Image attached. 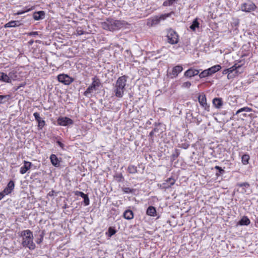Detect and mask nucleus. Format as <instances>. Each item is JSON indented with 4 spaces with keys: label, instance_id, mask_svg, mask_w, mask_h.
<instances>
[{
    "label": "nucleus",
    "instance_id": "19",
    "mask_svg": "<svg viewBox=\"0 0 258 258\" xmlns=\"http://www.w3.org/2000/svg\"><path fill=\"white\" fill-rule=\"evenodd\" d=\"M21 25V23L18 21H12L6 23L4 27L5 28H11L19 26Z\"/></svg>",
    "mask_w": 258,
    "mask_h": 258
},
{
    "label": "nucleus",
    "instance_id": "27",
    "mask_svg": "<svg viewBox=\"0 0 258 258\" xmlns=\"http://www.w3.org/2000/svg\"><path fill=\"white\" fill-rule=\"evenodd\" d=\"M11 98V96L9 95H0V104H3L9 100Z\"/></svg>",
    "mask_w": 258,
    "mask_h": 258
},
{
    "label": "nucleus",
    "instance_id": "52",
    "mask_svg": "<svg viewBox=\"0 0 258 258\" xmlns=\"http://www.w3.org/2000/svg\"><path fill=\"white\" fill-rule=\"evenodd\" d=\"M229 72H228V69H226V70H224L223 71V74L224 75H226V74H228Z\"/></svg>",
    "mask_w": 258,
    "mask_h": 258
},
{
    "label": "nucleus",
    "instance_id": "45",
    "mask_svg": "<svg viewBox=\"0 0 258 258\" xmlns=\"http://www.w3.org/2000/svg\"><path fill=\"white\" fill-rule=\"evenodd\" d=\"M181 148L184 149H186L188 148L189 147V144L185 143H182L181 144L180 146Z\"/></svg>",
    "mask_w": 258,
    "mask_h": 258
},
{
    "label": "nucleus",
    "instance_id": "51",
    "mask_svg": "<svg viewBox=\"0 0 258 258\" xmlns=\"http://www.w3.org/2000/svg\"><path fill=\"white\" fill-rule=\"evenodd\" d=\"M7 195L5 193L3 192V190L0 192V201L6 196Z\"/></svg>",
    "mask_w": 258,
    "mask_h": 258
},
{
    "label": "nucleus",
    "instance_id": "20",
    "mask_svg": "<svg viewBox=\"0 0 258 258\" xmlns=\"http://www.w3.org/2000/svg\"><path fill=\"white\" fill-rule=\"evenodd\" d=\"M146 214L150 216L155 217L156 216V210L155 207L150 206L148 208Z\"/></svg>",
    "mask_w": 258,
    "mask_h": 258
},
{
    "label": "nucleus",
    "instance_id": "29",
    "mask_svg": "<svg viewBox=\"0 0 258 258\" xmlns=\"http://www.w3.org/2000/svg\"><path fill=\"white\" fill-rule=\"evenodd\" d=\"M178 0H166L163 3L164 6H171L177 3Z\"/></svg>",
    "mask_w": 258,
    "mask_h": 258
},
{
    "label": "nucleus",
    "instance_id": "7",
    "mask_svg": "<svg viewBox=\"0 0 258 258\" xmlns=\"http://www.w3.org/2000/svg\"><path fill=\"white\" fill-rule=\"evenodd\" d=\"M241 10L246 12L253 11L255 8V5L251 2H248L241 6Z\"/></svg>",
    "mask_w": 258,
    "mask_h": 258
},
{
    "label": "nucleus",
    "instance_id": "17",
    "mask_svg": "<svg viewBox=\"0 0 258 258\" xmlns=\"http://www.w3.org/2000/svg\"><path fill=\"white\" fill-rule=\"evenodd\" d=\"M221 69V67L219 64L215 65L207 69L209 74L212 76L213 74L216 73Z\"/></svg>",
    "mask_w": 258,
    "mask_h": 258
},
{
    "label": "nucleus",
    "instance_id": "9",
    "mask_svg": "<svg viewBox=\"0 0 258 258\" xmlns=\"http://www.w3.org/2000/svg\"><path fill=\"white\" fill-rule=\"evenodd\" d=\"M59 82L63 83L65 85H69L72 82L71 78L68 75L60 74L57 76Z\"/></svg>",
    "mask_w": 258,
    "mask_h": 258
},
{
    "label": "nucleus",
    "instance_id": "56",
    "mask_svg": "<svg viewBox=\"0 0 258 258\" xmlns=\"http://www.w3.org/2000/svg\"><path fill=\"white\" fill-rule=\"evenodd\" d=\"M33 43V41H30V42H29V43H30V44H32Z\"/></svg>",
    "mask_w": 258,
    "mask_h": 258
},
{
    "label": "nucleus",
    "instance_id": "39",
    "mask_svg": "<svg viewBox=\"0 0 258 258\" xmlns=\"http://www.w3.org/2000/svg\"><path fill=\"white\" fill-rule=\"evenodd\" d=\"M29 9H23V10L18 11L17 13H15V14L21 15L24 14L26 12H29Z\"/></svg>",
    "mask_w": 258,
    "mask_h": 258
},
{
    "label": "nucleus",
    "instance_id": "55",
    "mask_svg": "<svg viewBox=\"0 0 258 258\" xmlns=\"http://www.w3.org/2000/svg\"><path fill=\"white\" fill-rule=\"evenodd\" d=\"M160 16H162V17H163V16H169V14H167V15H161Z\"/></svg>",
    "mask_w": 258,
    "mask_h": 258
},
{
    "label": "nucleus",
    "instance_id": "24",
    "mask_svg": "<svg viewBox=\"0 0 258 258\" xmlns=\"http://www.w3.org/2000/svg\"><path fill=\"white\" fill-rule=\"evenodd\" d=\"M8 77L10 79V83H11L12 81L16 80L18 77L17 73L15 71L10 72L8 75Z\"/></svg>",
    "mask_w": 258,
    "mask_h": 258
},
{
    "label": "nucleus",
    "instance_id": "35",
    "mask_svg": "<svg viewBox=\"0 0 258 258\" xmlns=\"http://www.w3.org/2000/svg\"><path fill=\"white\" fill-rule=\"evenodd\" d=\"M122 190L124 193L130 194L133 192L134 189L130 187H124L122 188Z\"/></svg>",
    "mask_w": 258,
    "mask_h": 258
},
{
    "label": "nucleus",
    "instance_id": "16",
    "mask_svg": "<svg viewBox=\"0 0 258 258\" xmlns=\"http://www.w3.org/2000/svg\"><path fill=\"white\" fill-rule=\"evenodd\" d=\"M213 105L218 109L221 108L222 106L223 103L222 99L221 98H215L213 99Z\"/></svg>",
    "mask_w": 258,
    "mask_h": 258
},
{
    "label": "nucleus",
    "instance_id": "34",
    "mask_svg": "<svg viewBox=\"0 0 258 258\" xmlns=\"http://www.w3.org/2000/svg\"><path fill=\"white\" fill-rule=\"evenodd\" d=\"M215 168L217 170H218V173H217L216 174V175L217 176H220L221 174H223L224 172V170L223 169H222L221 167H220V166H216L215 167Z\"/></svg>",
    "mask_w": 258,
    "mask_h": 258
},
{
    "label": "nucleus",
    "instance_id": "36",
    "mask_svg": "<svg viewBox=\"0 0 258 258\" xmlns=\"http://www.w3.org/2000/svg\"><path fill=\"white\" fill-rule=\"evenodd\" d=\"M33 115H34V116L35 117V120L38 122L42 120L41 117H40V114H39V113L38 112H34L33 113Z\"/></svg>",
    "mask_w": 258,
    "mask_h": 258
},
{
    "label": "nucleus",
    "instance_id": "43",
    "mask_svg": "<svg viewBox=\"0 0 258 258\" xmlns=\"http://www.w3.org/2000/svg\"><path fill=\"white\" fill-rule=\"evenodd\" d=\"M115 178L118 181H121L122 179L123 178V176L121 173L117 174L115 176Z\"/></svg>",
    "mask_w": 258,
    "mask_h": 258
},
{
    "label": "nucleus",
    "instance_id": "22",
    "mask_svg": "<svg viewBox=\"0 0 258 258\" xmlns=\"http://www.w3.org/2000/svg\"><path fill=\"white\" fill-rule=\"evenodd\" d=\"M123 217L127 220H131L134 218L133 212L131 210H126L123 213Z\"/></svg>",
    "mask_w": 258,
    "mask_h": 258
},
{
    "label": "nucleus",
    "instance_id": "38",
    "mask_svg": "<svg viewBox=\"0 0 258 258\" xmlns=\"http://www.w3.org/2000/svg\"><path fill=\"white\" fill-rule=\"evenodd\" d=\"M191 83L189 81H187L182 83L181 86L182 88H189L191 86Z\"/></svg>",
    "mask_w": 258,
    "mask_h": 258
},
{
    "label": "nucleus",
    "instance_id": "10",
    "mask_svg": "<svg viewBox=\"0 0 258 258\" xmlns=\"http://www.w3.org/2000/svg\"><path fill=\"white\" fill-rule=\"evenodd\" d=\"M175 182V179L174 178L170 177L165 180L161 184L160 186L162 188H168L171 187Z\"/></svg>",
    "mask_w": 258,
    "mask_h": 258
},
{
    "label": "nucleus",
    "instance_id": "48",
    "mask_svg": "<svg viewBox=\"0 0 258 258\" xmlns=\"http://www.w3.org/2000/svg\"><path fill=\"white\" fill-rule=\"evenodd\" d=\"M38 35V32H32L28 33V36H36Z\"/></svg>",
    "mask_w": 258,
    "mask_h": 258
},
{
    "label": "nucleus",
    "instance_id": "28",
    "mask_svg": "<svg viewBox=\"0 0 258 258\" xmlns=\"http://www.w3.org/2000/svg\"><path fill=\"white\" fill-rule=\"evenodd\" d=\"M252 111V109L251 108H249L248 107H244L242 108H241L240 109H238L235 113V114L237 115L243 111L249 112Z\"/></svg>",
    "mask_w": 258,
    "mask_h": 258
},
{
    "label": "nucleus",
    "instance_id": "40",
    "mask_svg": "<svg viewBox=\"0 0 258 258\" xmlns=\"http://www.w3.org/2000/svg\"><path fill=\"white\" fill-rule=\"evenodd\" d=\"M74 194L76 196H80L82 198H84V197H85V196L86 195V194H85L84 193H83V192L82 191H75L74 192Z\"/></svg>",
    "mask_w": 258,
    "mask_h": 258
},
{
    "label": "nucleus",
    "instance_id": "41",
    "mask_svg": "<svg viewBox=\"0 0 258 258\" xmlns=\"http://www.w3.org/2000/svg\"><path fill=\"white\" fill-rule=\"evenodd\" d=\"M84 199V202L86 206H88L90 204V200L87 195H86L85 197L83 198Z\"/></svg>",
    "mask_w": 258,
    "mask_h": 258
},
{
    "label": "nucleus",
    "instance_id": "49",
    "mask_svg": "<svg viewBox=\"0 0 258 258\" xmlns=\"http://www.w3.org/2000/svg\"><path fill=\"white\" fill-rule=\"evenodd\" d=\"M56 143L57 145L62 149L64 148V145L63 144H62L61 142L58 141L56 142Z\"/></svg>",
    "mask_w": 258,
    "mask_h": 258
},
{
    "label": "nucleus",
    "instance_id": "11",
    "mask_svg": "<svg viewBox=\"0 0 258 258\" xmlns=\"http://www.w3.org/2000/svg\"><path fill=\"white\" fill-rule=\"evenodd\" d=\"M200 73V70L190 68L184 72V76L185 77L191 78L198 75Z\"/></svg>",
    "mask_w": 258,
    "mask_h": 258
},
{
    "label": "nucleus",
    "instance_id": "6",
    "mask_svg": "<svg viewBox=\"0 0 258 258\" xmlns=\"http://www.w3.org/2000/svg\"><path fill=\"white\" fill-rule=\"evenodd\" d=\"M57 123L59 125L67 126L73 124V120L67 117H60L57 119Z\"/></svg>",
    "mask_w": 258,
    "mask_h": 258
},
{
    "label": "nucleus",
    "instance_id": "8",
    "mask_svg": "<svg viewBox=\"0 0 258 258\" xmlns=\"http://www.w3.org/2000/svg\"><path fill=\"white\" fill-rule=\"evenodd\" d=\"M198 100L200 105L206 110H209V106L207 103V99L206 95L204 94L199 95L198 96Z\"/></svg>",
    "mask_w": 258,
    "mask_h": 258
},
{
    "label": "nucleus",
    "instance_id": "4",
    "mask_svg": "<svg viewBox=\"0 0 258 258\" xmlns=\"http://www.w3.org/2000/svg\"><path fill=\"white\" fill-rule=\"evenodd\" d=\"M92 80L93 81L92 84L84 93V95L85 96H88L89 94L93 92V91H96L97 89V88L100 85V81L97 77H94L92 79Z\"/></svg>",
    "mask_w": 258,
    "mask_h": 258
},
{
    "label": "nucleus",
    "instance_id": "37",
    "mask_svg": "<svg viewBox=\"0 0 258 258\" xmlns=\"http://www.w3.org/2000/svg\"><path fill=\"white\" fill-rule=\"evenodd\" d=\"M38 126L40 130H41L45 125V122L43 119H42L41 121H39L38 122Z\"/></svg>",
    "mask_w": 258,
    "mask_h": 258
},
{
    "label": "nucleus",
    "instance_id": "54",
    "mask_svg": "<svg viewBox=\"0 0 258 258\" xmlns=\"http://www.w3.org/2000/svg\"><path fill=\"white\" fill-rule=\"evenodd\" d=\"M43 237H42L39 240L37 241V243H40L42 240Z\"/></svg>",
    "mask_w": 258,
    "mask_h": 258
},
{
    "label": "nucleus",
    "instance_id": "23",
    "mask_svg": "<svg viewBox=\"0 0 258 258\" xmlns=\"http://www.w3.org/2000/svg\"><path fill=\"white\" fill-rule=\"evenodd\" d=\"M0 81L10 83V79L9 77H8V75L6 73H4L3 72H0Z\"/></svg>",
    "mask_w": 258,
    "mask_h": 258
},
{
    "label": "nucleus",
    "instance_id": "32",
    "mask_svg": "<svg viewBox=\"0 0 258 258\" xmlns=\"http://www.w3.org/2000/svg\"><path fill=\"white\" fill-rule=\"evenodd\" d=\"M200 78H204L210 76L207 69L204 70L199 75Z\"/></svg>",
    "mask_w": 258,
    "mask_h": 258
},
{
    "label": "nucleus",
    "instance_id": "50",
    "mask_svg": "<svg viewBox=\"0 0 258 258\" xmlns=\"http://www.w3.org/2000/svg\"><path fill=\"white\" fill-rule=\"evenodd\" d=\"M237 75V74H233V73H232V74L228 73V75H227V78H228V79L233 78V77H234V76H235V75Z\"/></svg>",
    "mask_w": 258,
    "mask_h": 258
},
{
    "label": "nucleus",
    "instance_id": "13",
    "mask_svg": "<svg viewBox=\"0 0 258 258\" xmlns=\"http://www.w3.org/2000/svg\"><path fill=\"white\" fill-rule=\"evenodd\" d=\"M32 166V163L29 161H24V165L20 169V172L22 174L26 173Z\"/></svg>",
    "mask_w": 258,
    "mask_h": 258
},
{
    "label": "nucleus",
    "instance_id": "5",
    "mask_svg": "<svg viewBox=\"0 0 258 258\" xmlns=\"http://www.w3.org/2000/svg\"><path fill=\"white\" fill-rule=\"evenodd\" d=\"M167 37L168 42L171 44H175L178 42V35L173 29H169L167 31Z\"/></svg>",
    "mask_w": 258,
    "mask_h": 258
},
{
    "label": "nucleus",
    "instance_id": "2",
    "mask_svg": "<svg viewBox=\"0 0 258 258\" xmlns=\"http://www.w3.org/2000/svg\"><path fill=\"white\" fill-rule=\"evenodd\" d=\"M126 81L127 77L125 76H121L117 79L114 86V90L116 97L121 98L123 96Z\"/></svg>",
    "mask_w": 258,
    "mask_h": 258
},
{
    "label": "nucleus",
    "instance_id": "1",
    "mask_svg": "<svg viewBox=\"0 0 258 258\" xmlns=\"http://www.w3.org/2000/svg\"><path fill=\"white\" fill-rule=\"evenodd\" d=\"M21 236L23 238L22 245L24 247L30 249H34L35 244L33 242V236L30 230H23L21 233Z\"/></svg>",
    "mask_w": 258,
    "mask_h": 258
},
{
    "label": "nucleus",
    "instance_id": "3",
    "mask_svg": "<svg viewBox=\"0 0 258 258\" xmlns=\"http://www.w3.org/2000/svg\"><path fill=\"white\" fill-rule=\"evenodd\" d=\"M102 27L104 29L114 31L121 28L123 24L119 21L114 20L111 17L108 18L106 21L102 22Z\"/></svg>",
    "mask_w": 258,
    "mask_h": 258
},
{
    "label": "nucleus",
    "instance_id": "42",
    "mask_svg": "<svg viewBox=\"0 0 258 258\" xmlns=\"http://www.w3.org/2000/svg\"><path fill=\"white\" fill-rule=\"evenodd\" d=\"M85 33V31L81 28H78L76 30V34L77 35H81Z\"/></svg>",
    "mask_w": 258,
    "mask_h": 258
},
{
    "label": "nucleus",
    "instance_id": "12",
    "mask_svg": "<svg viewBox=\"0 0 258 258\" xmlns=\"http://www.w3.org/2000/svg\"><path fill=\"white\" fill-rule=\"evenodd\" d=\"M183 70V68L181 65H177L174 67L172 70V72L170 73V75L171 76V78H176L178 76V74L181 72Z\"/></svg>",
    "mask_w": 258,
    "mask_h": 258
},
{
    "label": "nucleus",
    "instance_id": "47",
    "mask_svg": "<svg viewBox=\"0 0 258 258\" xmlns=\"http://www.w3.org/2000/svg\"><path fill=\"white\" fill-rule=\"evenodd\" d=\"M158 130L156 128H155L153 130H152L149 134V137H152L154 134V133L157 131Z\"/></svg>",
    "mask_w": 258,
    "mask_h": 258
},
{
    "label": "nucleus",
    "instance_id": "33",
    "mask_svg": "<svg viewBox=\"0 0 258 258\" xmlns=\"http://www.w3.org/2000/svg\"><path fill=\"white\" fill-rule=\"evenodd\" d=\"M116 233L115 230L112 227H109L107 233L108 236L110 237Z\"/></svg>",
    "mask_w": 258,
    "mask_h": 258
},
{
    "label": "nucleus",
    "instance_id": "53",
    "mask_svg": "<svg viewBox=\"0 0 258 258\" xmlns=\"http://www.w3.org/2000/svg\"><path fill=\"white\" fill-rule=\"evenodd\" d=\"M34 18L35 20L37 21L42 19L43 17H34Z\"/></svg>",
    "mask_w": 258,
    "mask_h": 258
},
{
    "label": "nucleus",
    "instance_id": "31",
    "mask_svg": "<svg viewBox=\"0 0 258 258\" xmlns=\"http://www.w3.org/2000/svg\"><path fill=\"white\" fill-rule=\"evenodd\" d=\"M249 156L247 154H244L242 156L241 161L243 164L247 165L248 163Z\"/></svg>",
    "mask_w": 258,
    "mask_h": 258
},
{
    "label": "nucleus",
    "instance_id": "18",
    "mask_svg": "<svg viewBox=\"0 0 258 258\" xmlns=\"http://www.w3.org/2000/svg\"><path fill=\"white\" fill-rule=\"evenodd\" d=\"M51 164L55 167H58L60 165V161L54 154H51L50 157Z\"/></svg>",
    "mask_w": 258,
    "mask_h": 258
},
{
    "label": "nucleus",
    "instance_id": "15",
    "mask_svg": "<svg viewBox=\"0 0 258 258\" xmlns=\"http://www.w3.org/2000/svg\"><path fill=\"white\" fill-rule=\"evenodd\" d=\"M15 187V183L13 180H10L6 187L4 189L3 192L7 195L10 194L13 190Z\"/></svg>",
    "mask_w": 258,
    "mask_h": 258
},
{
    "label": "nucleus",
    "instance_id": "14",
    "mask_svg": "<svg viewBox=\"0 0 258 258\" xmlns=\"http://www.w3.org/2000/svg\"><path fill=\"white\" fill-rule=\"evenodd\" d=\"M165 17H154L153 18H150L148 19L147 24L149 26H153L158 24L161 18H163L164 20Z\"/></svg>",
    "mask_w": 258,
    "mask_h": 258
},
{
    "label": "nucleus",
    "instance_id": "44",
    "mask_svg": "<svg viewBox=\"0 0 258 258\" xmlns=\"http://www.w3.org/2000/svg\"><path fill=\"white\" fill-rule=\"evenodd\" d=\"M237 185L240 187H243H243H248L249 185L247 182H243V183H238Z\"/></svg>",
    "mask_w": 258,
    "mask_h": 258
},
{
    "label": "nucleus",
    "instance_id": "46",
    "mask_svg": "<svg viewBox=\"0 0 258 258\" xmlns=\"http://www.w3.org/2000/svg\"><path fill=\"white\" fill-rule=\"evenodd\" d=\"M35 13H37V14H38L39 17L42 16L44 15V12L43 11H39L36 13H33L32 15L33 16H35Z\"/></svg>",
    "mask_w": 258,
    "mask_h": 258
},
{
    "label": "nucleus",
    "instance_id": "30",
    "mask_svg": "<svg viewBox=\"0 0 258 258\" xmlns=\"http://www.w3.org/2000/svg\"><path fill=\"white\" fill-rule=\"evenodd\" d=\"M240 68V66H236V64L234 65L232 67L228 68V72L230 74H232L234 72L235 74H237L238 71H237V69Z\"/></svg>",
    "mask_w": 258,
    "mask_h": 258
},
{
    "label": "nucleus",
    "instance_id": "21",
    "mask_svg": "<svg viewBox=\"0 0 258 258\" xmlns=\"http://www.w3.org/2000/svg\"><path fill=\"white\" fill-rule=\"evenodd\" d=\"M250 223V220L246 216H243L238 222V224L240 225H248Z\"/></svg>",
    "mask_w": 258,
    "mask_h": 258
},
{
    "label": "nucleus",
    "instance_id": "25",
    "mask_svg": "<svg viewBox=\"0 0 258 258\" xmlns=\"http://www.w3.org/2000/svg\"><path fill=\"white\" fill-rule=\"evenodd\" d=\"M199 23L198 22V19L196 18L194 20V21L192 22V24L190 25L189 28L190 29H191L192 31H195L197 28H199Z\"/></svg>",
    "mask_w": 258,
    "mask_h": 258
},
{
    "label": "nucleus",
    "instance_id": "26",
    "mask_svg": "<svg viewBox=\"0 0 258 258\" xmlns=\"http://www.w3.org/2000/svg\"><path fill=\"white\" fill-rule=\"evenodd\" d=\"M127 171L131 174H135L138 172L137 167L135 165H129L127 167Z\"/></svg>",
    "mask_w": 258,
    "mask_h": 258
}]
</instances>
